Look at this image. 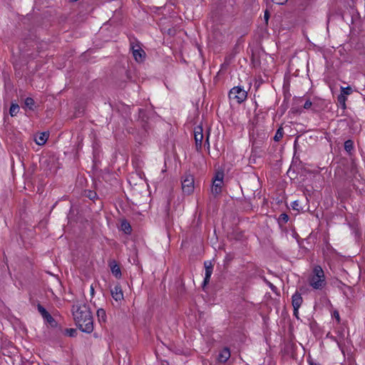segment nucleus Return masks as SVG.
<instances>
[{
    "instance_id": "15",
    "label": "nucleus",
    "mask_w": 365,
    "mask_h": 365,
    "mask_svg": "<svg viewBox=\"0 0 365 365\" xmlns=\"http://www.w3.org/2000/svg\"><path fill=\"white\" fill-rule=\"evenodd\" d=\"M284 135V130L282 127H279L274 136V140L276 142L279 141Z\"/></svg>"
},
{
    "instance_id": "17",
    "label": "nucleus",
    "mask_w": 365,
    "mask_h": 365,
    "mask_svg": "<svg viewBox=\"0 0 365 365\" xmlns=\"http://www.w3.org/2000/svg\"><path fill=\"white\" fill-rule=\"evenodd\" d=\"M346 100H347V98H346V96H344L340 95V94L337 97L338 103L339 104L340 107L342 109H345L346 108Z\"/></svg>"
},
{
    "instance_id": "18",
    "label": "nucleus",
    "mask_w": 365,
    "mask_h": 365,
    "mask_svg": "<svg viewBox=\"0 0 365 365\" xmlns=\"http://www.w3.org/2000/svg\"><path fill=\"white\" fill-rule=\"evenodd\" d=\"M195 182V178L190 173H186L185 174V175L182 177V182Z\"/></svg>"
},
{
    "instance_id": "6",
    "label": "nucleus",
    "mask_w": 365,
    "mask_h": 365,
    "mask_svg": "<svg viewBox=\"0 0 365 365\" xmlns=\"http://www.w3.org/2000/svg\"><path fill=\"white\" fill-rule=\"evenodd\" d=\"M110 294L113 299L116 302H121L124 298L123 290L118 284L110 289Z\"/></svg>"
},
{
    "instance_id": "20",
    "label": "nucleus",
    "mask_w": 365,
    "mask_h": 365,
    "mask_svg": "<svg viewBox=\"0 0 365 365\" xmlns=\"http://www.w3.org/2000/svg\"><path fill=\"white\" fill-rule=\"evenodd\" d=\"M120 229L125 233H130L131 230V227L128 222L123 221L120 224Z\"/></svg>"
},
{
    "instance_id": "13",
    "label": "nucleus",
    "mask_w": 365,
    "mask_h": 365,
    "mask_svg": "<svg viewBox=\"0 0 365 365\" xmlns=\"http://www.w3.org/2000/svg\"><path fill=\"white\" fill-rule=\"evenodd\" d=\"M230 356V351L227 349H224L219 354V360L221 362H225Z\"/></svg>"
},
{
    "instance_id": "14",
    "label": "nucleus",
    "mask_w": 365,
    "mask_h": 365,
    "mask_svg": "<svg viewBox=\"0 0 365 365\" xmlns=\"http://www.w3.org/2000/svg\"><path fill=\"white\" fill-rule=\"evenodd\" d=\"M97 317L100 322H105L106 320V313L103 309H98L97 310Z\"/></svg>"
},
{
    "instance_id": "19",
    "label": "nucleus",
    "mask_w": 365,
    "mask_h": 365,
    "mask_svg": "<svg viewBox=\"0 0 365 365\" xmlns=\"http://www.w3.org/2000/svg\"><path fill=\"white\" fill-rule=\"evenodd\" d=\"M182 190L185 193H190L194 190V184H182Z\"/></svg>"
},
{
    "instance_id": "27",
    "label": "nucleus",
    "mask_w": 365,
    "mask_h": 365,
    "mask_svg": "<svg viewBox=\"0 0 365 365\" xmlns=\"http://www.w3.org/2000/svg\"><path fill=\"white\" fill-rule=\"evenodd\" d=\"M292 207L293 210H299V201L295 200L292 204Z\"/></svg>"
},
{
    "instance_id": "2",
    "label": "nucleus",
    "mask_w": 365,
    "mask_h": 365,
    "mask_svg": "<svg viewBox=\"0 0 365 365\" xmlns=\"http://www.w3.org/2000/svg\"><path fill=\"white\" fill-rule=\"evenodd\" d=\"M310 285L316 289H322L326 284L323 269L319 266L314 268L313 274L309 280Z\"/></svg>"
},
{
    "instance_id": "25",
    "label": "nucleus",
    "mask_w": 365,
    "mask_h": 365,
    "mask_svg": "<svg viewBox=\"0 0 365 365\" xmlns=\"http://www.w3.org/2000/svg\"><path fill=\"white\" fill-rule=\"evenodd\" d=\"M289 220V216L285 214V213H282L279 215V223H287Z\"/></svg>"
},
{
    "instance_id": "3",
    "label": "nucleus",
    "mask_w": 365,
    "mask_h": 365,
    "mask_svg": "<svg viewBox=\"0 0 365 365\" xmlns=\"http://www.w3.org/2000/svg\"><path fill=\"white\" fill-rule=\"evenodd\" d=\"M229 97L235 100L238 103H241L247 98V92L241 87L235 86L230 90Z\"/></svg>"
},
{
    "instance_id": "21",
    "label": "nucleus",
    "mask_w": 365,
    "mask_h": 365,
    "mask_svg": "<svg viewBox=\"0 0 365 365\" xmlns=\"http://www.w3.org/2000/svg\"><path fill=\"white\" fill-rule=\"evenodd\" d=\"M34 100L32 98L28 97L25 99V106L29 110H33L34 106Z\"/></svg>"
},
{
    "instance_id": "4",
    "label": "nucleus",
    "mask_w": 365,
    "mask_h": 365,
    "mask_svg": "<svg viewBox=\"0 0 365 365\" xmlns=\"http://www.w3.org/2000/svg\"><path fill=\"white\" fill-rule=\"evenodd\" d=\"M194 138L195 142V147L197 150H200L202 148L203 133L202 126H197L194 130Z\"/></svg>"
},
{
    "instance_id": "36",
    "label": "nucleus",
    "mask_w": 365,
    "mask_h": 365,
    "mask_svg": "<svg viewBox=\"0 0 365 365\" xmlns=\"http://www.w3.org/2000/svg\"><path fill=\"white\" fill-rule=\"evenodd\" d=\"M290 172H291V171H290V170H288V172H287V174H288L289 175V174H290Z\"/></svg>"
},
{
    "instance_id": "32",
    "label": "nucleus",
    "mask_w": 365,
    "mask_h": 365,
    "mask_svg": "<svg viewBox=\"0 0 365 365\" xmlns=\"http://www.w3.org/2000/svg\"><path fill=\"white\" fill-rule=\"evenodd\" d=\"M299 309L294 308V315L298 318Z\"/></svg>"
},
{
    "instance_id": "33",
    "label": "nucleus",
    "mask_w": 365,
    "mask_h": 365,
    "mask_svg": "<svg viewBox=\"0 0 365 365\" xmlns=\"http://www.w3.org/2000/svg\"><path fill=\"white\" fill-rule=\"evenodd\" d=\"M264 19H266V21H267L269 19V14L268 11H267L264 12Z\"/></svg>"
},
{
    "instance_id": "10",
    "label": "nucleus",
    "mask_w": 365,
    "mask_h": 365,
    "mask_svg": "<svg viewBox=\"0 0 365 365\" xmlns=\"http://www.w3.org/2000/svg\"><path fill=\"white\" fill-rule=\"evenodd\" d=\"M110 269L112 272V274L118 279H120L121 277V271L120 269V267L115 262H112L110 264Z\"/></svg>"
},
{
    "instance_id": "34",
    "label": "nucleus",
    "mask_w": 365,
    "mask_h": 365,
    "mask_svg": "<svg viewBox=\"0 0 365 365\" xmlns=\"http://www.w3.org/2000/svg\"><path fill=\"white\" fill-rule=\"evenodd\" d=\"M90 290H91V294L92 295H93L94 294V288H93V285L91 286Z\"/></svg>"
},
{
    "instance_id": "22",
    "label": "nucleus",
    "mask_w": 365,
    "mask_h": 365,
    "mask_svg": "<svg viewBox=\"0 0 365 365\" xmlns=\"http://www.w3.org/2000/svg\"><path fill=\"white\" fill-rule=\"evenodd\" d=\"M19 111V106L17 104L12 103L10 109L9 113L11 116H15Z\"/></svg>"
},
{
    "instance_id": "30",
    "label": "nucleus",
    "mask_w": 365,
    "mask_h": 365,
    "mask_svg": "<svg viewBox=\"0 0 365 365\" xmlns=\"http://www.w3.org/2000/svg\"><path fill=\"white\" fill-rule=\"evenodd\" d=\"M288 0H272V1L279 5L284 4Z\"/></svg>"
},
{
    "instance_id": "29",
    "label": "nucleus",
    "mask_w": 365,
    "mask_h": 365,
    "mask_svg": "<svg viewBox=\"0 0 365 365\" xmlns=\"http://www.w3.org/2000/svg\"><path fill=\"white\" fill-rule=\"evenodd\" d=\"M312 105V103L309 100H307V101L304 103V108L305 109H309V108H311Z\"/></svg>"
},
{
    "instance_id": "7",
    "label": "nucleus",
    "mask_w": 365,
    "mask_h": 365,
    "mask_svg": "<svg viewBox=\"0 0 365 365\" xmlns=\"http://www.w3.org/2000/svg\"><path fill=\"white\" fill-rule=\"evenodd\" d=\"M48 136L49 134L47 132L40 133L35 136L34 140L37 145H43L46 143Z\"/></svg>"
},
{
    "instance_id": "12",
    "label": "nucleus",
    "mask_w": 365,
    "mask_h": 365,
    "mask_svg": "<svg viewBox=\"0 0 365 365\" xmlns=\"http://www.w3.org/2000/svg\"><path fill=\"white\" fill-rule=\"evenodd\" d=\"M38 310L41 314L42 317L48 322H51L53 320L52 317L47 312V311L41 305L38 306Z\"/></svg>"
},
{
    "instance_id": "11",
    "label": "nucleus",
    "mask_w": 365,
    "mask_h": 365,
    "mask_svg": "<svg viewBox=\"0 0 365 365\" xmlns=\"http://www.w3.org/2000/svg\"><path fill=\"white\" fill-rule=\"evenodd\" d=\"M224 171L222 169H219L215 172L214 177L212 178V182H215L216 181L222 182L224 179Z\"/></svg>"
},
{
    "instance_id": "8",
    "label": "nucleus",
    "mask_w": 365,
    "mask_h": 365,
    "mask_svg": "<svg viewBox=\"0 0 365 365\" xmlns=\"http://www.w3.org/2000/svg\"><path fill=\"white\" fill-rule=\"evenodd\" d=\"M205 279H204V284H206L209 282L210 277L212 273V265L210 262H205Z\"/></svg>"
},
{
    "instance_id": "1",
    "label": "nucleus",
    "mask_w": 365,
    "mask_h": 365,
    "mask_svg": "<svg viewBox=\"0 0 365 365\" xmlns=\"http://www.w3.org/2000/svg\"><path fill=\"white\" fill-rule=\"evenodd\" d=\"M72 311L79 329L83 332L91 333L93 330V322L89 308L85 304H76L73 307Z\"/></svg>"
},
{
    "instance_id": "26",
    "label": "nucleus",
    "mask_w": 365,
    "mask_h": 365,
    "mask_svg": "<svg viewBox=\"0 0 365 365\" xmlns=\"http://www.w3.org/2000/svg\"><path fill=\"white\" fill-rule=\"evenodd\" d=\"M87 196L91 200H95L97 197L96 193L95 192H93V191H91V190L87 192Z\"/></svg>"
},
{
    "instance_id": "31",
    "label": "nucleus",
    "mask_w": 365,
    "mask_h": 365,
    "mask_svg": "<svg viewBox=\"0 0 365 365\" xmlns=\"http://www.w3.org/2000/svg\"><path fill=\"white\" fill-rule=\"evenodd\" d=\"M67 333L69 336H74L76 331L73 329H71L67 330Z\"/></svg>"
},
{
    "instance_id": "28",
    "label": "nucleus",
    "mask_w": 365,
    "mask_h": 365,
    "mask_svg": "<svg viewBox=\"0 0 365 365\" xmlns=\"http://www.w3.org/2000/svg\"><path fill=\"white\" fill-rule=\"evenodd\" d=\"M332 316H333V317H334L336 319L337 322H340V316H339V313L338 311H336V310L334 311Z\"/></svg>"
},
{
    "instance_id": "5",
    "label": "nucleus",
    "mask_w": 365,
    "mask_h": 365,
    "mask_svg": "<svg viewBox=\"0 0 365 365\" xmlns=\"http://www.w3.org/2000/svg\"><path fill=\"white\" fill-rule=\"evenodd\" d=\"M131 50L133 56L137 62H143L144 61L145 53L139 45H132Z\"/></svg>"
},
{
    "instance_id": "24",
    "label": "nucleus",
    "mask_w": 365,
    "mask_h": 365,
    "mask_svg": "<svg viewBox=\"0 0 365 365\" xmlns=\"http://www.w3.org/2000/svg\"><path fill=\"white\" fill-rule=\"evenodd\" d=\"M352 93V89L350 86L341 87V93L344 96H349Z\"/></svg>"
},
{
    "instance_id": "9",
    "label": "nucleus",
    "mask_w": 365,
    "mask_h": 365,
    "mask_svg": "<svg viewBox=\"0 0 365 365\" xmlns=\"http://www.w3.org/2000/svg\"><path fill=\"white\" fill-rule=\"evenodd\" d=\"M302 297L300 294L296 292L292 296V306L293 308L299 309L302 303Z\"/></svg>"
},
{
    "instance_id": "23",
    "label": "nucleus",
    "mask_w": 365,
    "mask_h": 365,
    "mask_svg": "<svg viewBox=\"0 0 365 365\" xmlns=\"http://www.w3.org/2000/svg\"><path fill=\"white\" fill-rule=\"evenodd\" d=\"M222 190V184H212V187H211V192L213 193V194H218L221 192Z\"/></svg>"
},
{
    "instance_id": "35",
    "label": "nucleus",
    "mask_w": 365,
    "mask_h": 365,
    "mask_svg": "<svg viewBox=\"0 0 365 365\" xmlns=\"http://www.w3.org/2000/svg\"><path fill=\"white\" fill-rule=\"evenodd\" d=\"M206 143L209 145L208 138H207V140H206Z\"/></svg>"
},
{
    "instance_id": "16",
    "label": "nucleus",
    "mask_w": 365,
    "mask_h": 365,
    "mask_svg": "<svg viewBox=\"0 0 365 365\" xmlns=\"http://www.w3.org/2000/svg\"><path fill=\"white\" fill-rule=\"evenodd\" d=\"M344 149L347 153H351L354 150V142L351 140H346L344 142Z\"/></svg>"
}]
</instances>
